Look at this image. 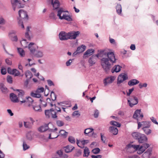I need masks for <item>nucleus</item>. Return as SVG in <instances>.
<instances>
[{
	"label": "nucleus",
	"mask_w": 158,
	"mask_h": 158,
	"mask_svg": "<svg viewBox=\"0 0 158 158\" xmlns=\"http://www.w3.org/2000/svg\"><path fill=\"white\" fill-rule=\"evenodd\" d=\"M99 57L102 58L100 59L101 65L106 72L110 69L112 64L116 63V59L114 53L106 50H103L97 54L94 55L89 58L88 62L90 66H92L95 64Z\"/></svg>",
	"instance_id": "f257e3e1"
},
{
	"label": "nucleus",
	"mask_w": 158,
	"mask_h": 158,
	"mask_svg": "<svg viewBox=\"0 0 158 158\" xmlns=\"http://www.w3.org/2000/svg\"><path fill=\"white\" fill-rule=\"evenodd\" d=\"M141 110L140 109L137 110L134 112L133 117L134 118L137 120L138 123V129H139L141 127L143 128L150 127L151 125L150 122L148 121L139 122L142 120L143 117V114L141 113Z\"/></svg>",
	"instance_id": "f03ea898"
},
{
	"label": "nucleus",
	"mask_w": 158,
	"mask_h": 158,
	"mask_svg": "<svg viewBox=\"0 0 158 158\" xmlns=\"http://www.w3.org/2000/svg\"><path fill=\"white\" fill-rule=\"evenodd\" d=\"M138 102L139 100L138 98L134 95L131 96L127 100V103L131 107L137 105Z\"/></svg>",
	"instance_id": "7ed1b4c3"
},
{
	"label": "nucleus",
	"mask_w": 158,
	"mask_h": 158,
	"mask_svg": "<svg viewBox=\"0 0 158 158\" xmlns=\"http://www.w3.org/2000/svg\"><path fill=\"white\" fill-rule=\"evenodd\" d=\"M128 79L127 75L125 73H122L120 74L118 77L117 84H120L122 83L124 81Z\"/></svg>",
	"instance_id": "20e7f679"
},
{
	"label": "nucleus",
	"mask_w": 158,
	"mask_h": 158,
	"mask_svg": "<svg viewBox=\"0 0 158 158\" xmlns=\"http://www.w3.org/2000/svg\"><path fill=\"white\" fill-rule=\"evenodd\" d=\"M21 104L25 103L28 107H30L31 106H32L33 103L35 102H34L33 100L31 97H27L24 98V100L21 101Z\"/></svg>",
	"instance_id": "39448f33"
},
{
	"label": "nucleus",
	"mask_w": 158,
	"mask_h": 158,
	"mask_svg": "<svg viewBox=\"0 0 158 158\" xmlns=\"http://www.w3.org/2000/svg\"><path fill=\"white\" fill-rule=\"evenodd\" d=\"M57 130V128H55L54 129H49V131L51 132V133L49 135L48 138L49 139H53L57 138L59 135H57V133L55 132V131Z\"/></svg>",
	"instance_id": "423d86ee"
},
{
	"label": "nucleus",
	"mask_w": 158,
	"mask_h": 158,
	"mask_svg": "<svg viewBox=\"0 0 158 158\" xmlns=\"http://www.w3.org/2000/svg\"><path fill=\"white\" fill-rule=\"evenodd\" d=\"M69 39H75L79 35L80 32L79 31H72L68 33Z\"/></svg>",
	"instance_id": "0eeeda50"
},
{
	"label": "nucleus",
	"mask_w": 158,
	"mask_h": 158,
	"mask_svg": "<svg viewBox=\"0 0 158 158\" xmlns=\"http://www.w3.org/2000/svg\"><path fill=\"white\" fill-rule=\"evenodd\" d=\"M59 38L61 40H65L69 39L68 33L61 31L59 35Z\"/></svg>",
	"instance_id": "6e6552de"
},
{
	"label": "nucleus",
	"mask_w": 158,
	"mask_h": 158,
	"mask_svg": "<svg viewBox=\"0 0 158 158\" xmlns=\"http://www.w3.org/2000/svg\"><path fill=\"white\" fill-rule=\"evenodd\" d=\"M86 47L83 45L81 46L78 47L76 51L73 54V56H74L78 53H81L83 52L85 49Z\"/></svg>",
	"instance_id": "1a4fd4ad"
},
{
	"label": "nucleus",
	"mask_w": 158,
	"mask_h": 158,
	"mask_svg": "<svg viewBox=\"0 0 158 158\" xmlns=\"http://www.w3.org/2000/svg\"><path fill=\"white\" fill-rule=\"evenodd\" d=\"M115 77L110 76L105 78L103 81V83L105 86H106L108 84L112 83L115 80Z\"/></svg>",
	"instance_id": "9d476101"
},
{
	"label": "nucleus",
	"mask_w": 158,
	"mask_h": 158,
	"mask_svg": "<svg viewBox=\"0 0 158 158\" xmlns=\"http://www.w3.org/2000/svg\"><path fill=\"white\" fill-rule=\"evenodd\" d=\"M19 15L21 18L28 19V16L27 12L24 10L22 9L19 10Z\"/></svg>",
	"instance_id": "9b49d317"
},
{
	"label": "nucleus",
	"mask_w": 158,
	"mask_h": 158,
	"mask_svg": "<svg viewBox=\"0 0 158 158\" xmlns=\"http://www.w3.org/2000/svg\"><path fill=\"white\" fill-rule=\"evenodd\" d=\"M152 149L149 148L142 155L143 158H149L152 155Z\"/></svg>",
	"instance_id": "f8f14e48"
},
{
	"label": "nucleus",
	"mask_w": 158,
	"mask_h": 158,
	"mask_svg": "<svg viewBox=\"0 0 158 158\" xmlns=\"http://www.w3.org/2000/svg\"><path fill=\"white\" fill-rule=\"evenodd\" d=\"M36 45L33 43H30L28 46V48L30 52L32 54L34 53L36 50Z\"/></svg>",
	"instance_id": "ddd939ff"
},
{
	"label": "nucleus",
	"mask_w": 158,
	"mask_h": 158,
	"mask_svg": "<svg viewBox=\"0 0 158 158\" xmlns=\"http://www.w3.org/2000/svg\"><path fill=\"white\" fill-rule=\"evenodd\" d=\"M51 4L53 7L54 10L58 9L60 6V3L58 0H51Z\"/></svg>",
	"instance_id": "4468645a"
},
{
	"label": "nucleus",
	"mask_w": 158,
	"mask_h": 158,
	"mask_svg": "<svg viewBox=\"0 0 158 158\" xmlns=\"http://www.w3.org/2000/svg\"><path fill=\"white\" fill-rule=\"evenodd\" d=\"M16 90L18 91V97L19 101L21 102V101L24 100V99L23 98L24 94V91L22 90L17 89Z\"/></svg>",
	"instance_id": "2eb2a0df"
},
{
	"label": "nucleus",
	"mask_w": 158,
	"mask_h": 158,
	"mask_svg": "<svg viewBox=\"0 0 158 158\" xmlns=\"http://www.w3.org/2000/svg\"><path fill=\"white\" fill-rule=\"evenodd\" d=\"M32 106L33 110L35 111L40 112L42 111L40 105L38 104L36 102L33 103Z\"/></svg>",
	"instance_id": "dca6fc26"
},
{
	"label": "nucleus",
	"mask_w": 158,
	"mask_h": 158,
	"mask_svg": "<svg viewBox=\"0 0 158 158\" xmlns=\"http://www.w3.org/2000/svg\"><path fill=\"white\" fill-rule=\"evenodd\" d=\"M10 97L11 101L14 102H18L19 101L17 96L13 93L10 94Z\"/></svg>",
	"instance_id": "f3484780"
},
{
	"label": "nucleus",
	"mask_w": 158,
	"mask_h": 158,
	"mask_svg": "<svg viewBox=\"0 0 158 158\" xmlns=\"http://www.w3.org/2000/svg\"><path fill=\"white\" fill-rule=\"evenodd\" d=\"M147 140L148 139L146 136L144 134H142L138 141L139 143H143L147 142Z\"/></svg>",
	"instance_id": "a211bd4d"
},
{
	"label": "nucleus",
	"mask_w": 158,
	"mask_h": 158,
	"mask_svg": "<svg viewBox=\"0 0 158 158\" xmlns=\"http://www.w3.org/2000/svg\"><path fill=\"white\" fill-rule=\"evenodd\" d=\"M66 11L63 10L62 8L59 9L57 11V16L59 17V19H60L61 17H64L65 15Z\"/></svg>",
	"instance_id": "6ab92c4d"
},
{
	"label": "nucleus",
	"mask_w": 158,
	"mask_h": 158,
	"mask_svg": "<svg viewBox=\"0 0 158 158\" xmlns=\"http://www.w3.org/2000/svg\"><path fill=\"white\" fill-rule=\"evenodd\" d=\"M109 131L113 135H116L118 132V130L117 128L113 126H110L109 127Z\"/></svg>",
	"instance_id": "aec40b11"
},
{
	"label": "nucleus",
	"mask_w": 158,
	"mask_h": 158,
	"mask_svg": "<svg viewBox=\"0 0 158 158\" xmlns=\"http://www.w3.org/2000/svg\"><path fill=\"white\" fill-rule=\"evenodd\" d=\"M85 141H88V140H83L80 141L77 139V144L78 146L81 148H84V145L85 144Z\"/></svg>",
	"instance_id": "412c9836"
},
{
	"label": "nucleus",
	"mask_w": 158,
	"mask_h": 158,
	"mask_svg": "<svg viewBox=\"0 0 158 158\" xmlns=\"http://www.w3.org/2000/svg\"><path fill=\"white\" fill-rule=\"evenodd\" d=\"M48 125V124H46L38 128L39 131L40 132H44L48 130L49 131V129Z\"/></svg>",
	"instance_id": "4be33fe9"
},
{
	"label": "nucleus",
	"mask_w": 158,
	"mask_h": 158,
	"mask_svg": "<svg viewBox=\"0 0 158 158\" xmlns=\"http://www.w3.org/2000/svg\"><path fill=\"white\" fill-rule=\"evenodd\" d=\"M139 81L136 79H132L129 81L128 82V85L132 86L138 84Z\"/></svg>",
	"instance_id": "5701e85b"
},
{
	"label": "nucleus",
	"mask_w": 158,
	"mask_h": 158,
	"mask_svg": "<svg viewBox=\"0 0 158 158\" xmlns=\"http://www.w3.org/2000/svg\"><path fill=\"white\" fill-rule=\"evenodd\" d=\"M121 70V67L118 65H115L112 69L111 71L112 73H118Z\"/></svg>",
	"instance_id": "b1692460"
},
{
	"label": "nucleus",
	"mask_w": 158,
	"mask_h": 158,
	"mask_svg": "<svg viewBox=\"0 0 158 158\" xmlns=\"http://www.w3.org/2000/svg\"><path fill=\"white\" fill-rule=\"evenodd\" d=\"M74 148V147L71 145H68L65 147V151L66 152H71Z\"/></svg>",
	"instance_id": "393cba45"
},
{
	"label": "nucleus",
	"mask_w": 158,
	"mask_h": 158,
	"mask_svg": "<svg viewBox=\"0 0 158 158\" xmlns=\"http://www.w3.org/2000/svg\"><path fill=\"white\" fill-rule=\"evenodd\" d=\"M94 51V50L92 49H89L87 50L84 53L83 57L86 58V55H92Z\"/></svg>",
	"instance_id": "a878e982"
},
{
	"label": "nucleus",
	"mask_w": 158,
	"mask_h": 158,
	"mask_svg": "<svg viewBox=\"0 0 158 158\" xmlns=\"http://www.w3.org/2000/svg\"><path fill=\"white\" fill-rule=\"evenodd\" d=\"M93 131L94 129L92 128H88L85 130L84 133L85 135H87L89 134L92 133V135H93L94 134Z\"/></svg>",
	"instance_id": "bb28decb"
},
{
	"label": "nucleus",
	"mask_w": 158,
	"mask_h": 158,
	"mask_svg": "<svg viewBox=\"0 0 158 158\" xmlns=\"http://www.w3.org/2000/svg\"><path fill=\"white\" fill-rule=\"evenodd\" d=\"M0 89L2 92L4 94H6L8 92L7 89L3 84H0Z\"/></svg>",
	"instance_id": "cd10ccee"
},
{
	"label": "nucleus",
	"mask_w": 158,
	"mask_h": 158,
	"mask_svg": "<svg viewBox=\"0 0 158 158\" xmlns=\"http://www.w3.org/2000/svg\"><path fill=\"white\" fill-rule=\"evenodd\" d=\"M142 134L138 132H133L132 135V137L135 139L138 140Z\"/></svg>",
	"instance_id": "c85d7f7f"
},
{
	"label": "nucleus",
	"mask_w": 158,
	"mask_h": 158,
	"mask_svg": "<svg viewBox=\"0 0 158 158\" xmlns=\"http://www.w3.org/2000/svg\"><path fill=\"white\" fill-rule=\"evenodd\" d=\"M15 32L13 31L12 32H10L9 34L10 36L11 40L13 41H17L18 40V38L16 36L14 35L13 34H14Z\"/></svg>",
	"instance_id": "c756f323"
},
{
	"label": "nucleus",
	"mask_w": 158,
	"mask_h": 158,
	"mask_svg": "<svg viewBox=\"0 0 158 158\" xmlns=\"http://www.w3.org/2000/svg\"><path fill=\"white\" fill-rule=\"evenodd\" d=\"M25 75L27 79H30L33 77V75L31 72L29 71H27L25 73Z\"/></svg>",
	"instance_id": "7c9ffc66"
},
{
	"label": "nucleus",
	"mask_w": 158,
	"mask_h": 158,
	"mask_svg": "<svg viewBox=\"0 0 158 158\" xmlns=\"http://www.w3.org/2000/svg\"><path fill=\"white\" fill-rule=\"evenodd\" d=\"M19 1L18 0H11V3L12 6L14 11L16 10V6L17 4Z\"/></svg>",
	"instance_id": "2f4dec72"
},
{
	"label": "nucleus",
	"mask_w": 158,
	"mask_h": 158,
	"mask_svg": "<svg viewBox=\"0 0 158 158\" xmlns=\"http://www.w3.org/2000/svg\"><path fill=\"white\" fill-rule=\"evenodd\" d=\"M60 18V19H65L68 21H71L72 20V19L71 16L69 15H66V14L64 17H61Z\"/></svg>",
	"instance_id": "473e14b6"
},
{
	"label": "nucleus",
	"mask_w": 158,
	"mask_h": 158,
	"mask_svg": "<svg viewBox=\"0 0 158 158\" xmlns=\"http://www.w3.org/2000/svg\"><path fill=\"white\" fill-rule=\"evenodd\" d=\"M24 125L26 128H31L32 127L33 124L29 122H24Z\"/></svg>",
	"instance_id": "72a5a7b5"
},
{
	"label": "nucleus",
	"mask_w": 158,
	"mask_h": 158,
	"mask_svg": "<svg viewBox=\"0 0 158 158\" xmlns=\"http://www.w3.org/2000/svg\"><path fill=\"white\" fill-rule=\"evenodd\" d=\"M31 95L34 98H40L41 97V94L40 93H37L36 91L35 93L33 92H31Z\"/></svg>",
	"instance_id": "f704fd0d"
},
{
	"label": "nucleus",
	"mask_w": 158,
	"mask_h": 158,
	"mask_svg": "<svg viewBox=\"0 0 158 158\" xmlns=\"http://www.w3.org/2000/svg\"><path fill=\"white\" fill-rule=\"evenodd\" d=\"M53 109H51L50 110H45V115L47 118H49L50 115L51 114Z\"/></svg>",
	"instance_id": "c9c22d12"
},
{
	"label": "nucleus",
	"mask_w": 158,
	"mask_h": 158,
	"mask_svg": "<svg viewBox=\"0 0 158 158\" xmlns=\"http://www.w3.org/2000/svg\"><path fill=\"white\" fill-rule=\"evenodd\" d=\"M110 125L118 127H120L121 126V124L120 123L114 121H110Z\"/></svg>",
	"instance_id": "e433bc0d"
},
{
	"label": "nucleus",
	"mask_w": 158,
	"mask_h": 158,
	"mask_svg": "<svg viewBox=\"0 0 158 158\" xmlns=\"http://www.w3.org/2000/svg\"><path fill=\"white\" fill-rule=\"evenodd\" d=\"M84 156L88 157L89 154V148L87 147H85L84 149Z\"/></svg>",
	"instance_id": "4c0bfd02"
},
{
	"label": "nucleus",
	"mask_w": 158,
	"mask_h": 158,
	"mask_svg": "<svg viewBox=\"0 0 158 158\" xmlns=\"http://www.w3.org/2000/svg\"><path fill=\"white\" fill-rule=\"evenodd\" d=\"M18 51L21 56L23 57L25 55V52L24 50L21 48H18Z\"/></svg>",
	"instance_id": "58836bf2"
},
{
	"label": "nucleus",
	"mask_w": 158,
	"mask_h": 158,
	"mask_svg": "<svg viewBox=\"0 0 158 158\" xmlns=\"http://www.w3.org/2000/svg\"><path fill=\"white\" fill-rule=\"evenodd\" d=\"M116 9L117 13L119 15L120 14L122 11L121 5L120 4H117L116 7Z\"/></svg>",
	"instance_id": "ea45409f"
},
{
	"label": "nucleus",
	"mask_w": 158,
	"mask_h": 158,
	"mask_svg": "<svg viewBox=\"0 0 158 158\" xmlns=\"http://www.w3.org/2000/svg\"><path fill=\"white\" fill-rule=\"evenodd\" d=\"M149 127H144L142 128V129L144 131V132L147 135H148L150 134L152 132L151 130L149 129Z\"/></svg>",
	"instance_id": "a19ab883"
},
{
	"label": "nucleus",
	"mask_w": 158,
	"mask_h": 158,
	"mask_svg": "<svg viewBox=\"0 0 158 158\" xmlns=\"http://www.w3.org/2000/svg\"><path fill=\"white\" fill-rule=\"evenodd\" d=\"M20 43L22 46L24 48H27V46L28 42H27V40L25 39L22 40Z\"/></svg>",
	"instance_id": "79ce46f5"
},
{
	"label": "nucleus",
	"mask_w": 158,
	"mask_h": 158,
	"mask_svg": "<svg viewBox=\"0 0 158 158\" xmlns=\"http://www.w3.org/2000/svg\"><path fill=\"white\" fill-rule=\"evenodd\" d=\"M44 56L43 52L41 51H38L35 54V56L37 58L42 57Z\"/></svg>",
	"instance_id": "37998d69"
},
{
	"label": "nucleus",
	"mask_w": 158,
	"mask_h": 158,
	"mask_svg": "<svg viewBox=\"0 0 158 158\" xmlns=\"http://www.w3.org/2000/svg\"><path fill=\"white\" fill-rule=\"evenodd\" d=\"M12 74L14 75L15 76H18L20 74V72L16 69H12Z\"/></svg>",
	"instance_id": "c03bdc74"
},
{
	"label": "nucleus",
	"mask_w": 158,
	"mask_h": 158,
	"mask_svg": "<svg viewBox=\"0 0 158 158\" xmlns=\"http://www.w3.org/2000/svg\"><path fill=\"white\" fill-rule=\"evenodd\" d=\"M60 134L62 136L66 137L68 135V133L64 130H60L59 132Z\"/></svg>",
	"instance_id": "a18cd8bd"
},
{
	"label": "nucleus",
	"mask_w": 158,
	"mask_h": 158,
	"mask_svg": "<svg viewBox=\"0 0 158 158\" xmlns=\"http://www.w3.org/2000/svg\"><path fill=\"white\" fill-rule=\"evenodd\" d=\"M50 96L52 100L53 101H54L56 100V96L53 92L52 91L51 92Z\"/></svg>",
	"instance_id": "49530a36"
},
{
	"label": "nucleus",
	"mask_w": 158,
	"mask_h": 158,
	"mask_svg": "<svg viewBox=\"0 0 158 158\" xmlns=\"http://www.w3.org/2000/svg\"><path fill=\"white\" fill-rule=\"evenodd\" d=\"M68 140L72 143H75L76 142L73 136H69L68 138Z\"/></svg>",
	"instance_id": "de8ad7c7"
},
{
	"label": "nucleus",
	"mask_w": 158,
	"mask_h": 158,
	"mask_svg": "<svg viewBox=\"0 0 158 158\" xmlns=\"http://www.w3.org/2000/svg\"><path fill=\"white\" fill-rule=\"evenodd\" d=\"M56 123L57 125L59 127H61L64 125V122L60 120H57L56 121Z\"/></svg>",
	"instance_id": "09e8293b"
},
{
	"label": "nucleus",
	"mask_w": 158,
	"mask_h": 158,
	"mask_svg": "<svg viewBox=\"0 0 158 158\" xmlns=\"http://www.w3.org/2000/svg\"><path fill=\"white\" fill-rule=\"evenodd\" d=\"M100 149L97 148L93 149L92 152L94 154H97L100 152Z\"/></svg>",
	"instance_id": "8fccbe9b"
},
{
	"label": "nucleus",
	"mask_w": 158,
	"mask_h": 158,
	"mask_svg": "<svg viewBox=\"0 0 158 158\" xmlns=\"http://www.w3.org/2000/svg\"><path fill=\"white\" fill-rule=\"evenodd\" d=\"M72 115L73 116H77L78 117L80 115V114L79 113L78 110H76L73 112Z\"/></svg>",
	"instance_id": "3c124183"
},
{
	"label": "nucleus",
	"mask_w": 158,
	"mask_h": 158,
	"mask_svg": "<svg viewBox=\"0 0 158 158\" xmlns=\"http://www.w3.org/2000/svg\"><path fill=\"white\" fill-rule=\"evenodd\" d=\"M150 146L149 144L148 143H144L140 147H142V148L143 149H144V151L145 149L147 148H148Z\"/></svg>",
	"instance_id": "603ef678"
},
{
	"label": "nucleus",
	"mask_w": 158,
	"mask_h": 158,
	"mask_svg": "<svg viewBox=\"0 0 158 158\" xmlns=\"http://www.w3.org/2000/svg\"><path fill=\"white\" fill-rule=\"evenodd\" d=\"M147 85V84L146 83H140L139 85V86L140 89H142L143 87H146Z\"/></svg>",
	"instance_id": "864d4df0"
},
{
	"label": "nucleus",
	"mask_w": 158,
	"mask_h": 158,
	"mask_svg": "<svg viewBox=\"0 0 158 158\" xmlns=\"http://www.w3.org/2000/svg\"><path fill=\"white\" fill-rule=\"evenodd\" d=\"M137 150V153L139 155L142 154L144 151V149H143L142 148V147H140Z\"/></svg>",
	"instance_id": "5fc2aeb1"
},
{
	"label": "nucleus",
	"mask_w": 158,
	"mask_h": 158,
	"mask_svg": "<svg viewBox=\"0 0 158 158\" xmlns=\"http://www.w3.org/2000/svg\"><path fill=\"white\" fill-rule=\"evenodd\" d=\"M7 81L9 83H12V77L9 75H8L7 77Z\"/></svg>",
	"instance_id": "6e6d98bb"
},
{
	"label": "nucleus",
	"mask_w": 158,
	"mask_h": 158,
	"mask_svg": "<svg viewBox=\"0 0 158 158\" xmlns=\"http://www.w3.org/2000/svg\"><path fill=\"white\" fill-rule=\"evenodd\" d=\"M29 148V147L27 145L26 143L24 142L23 143V148L24 150H26L28 149Z\"/></svg>",
	"instance_id": "4d7b16f0"
},
{
	"label": "nucleus",
	"mask_w": 158,
	"mask_h": 158,
	"mask_svg": "<svg viewBox=\"0 0 158 158\" xmlns=\"http://www.w3.org/2000/svg\"><path fill=\"white\" fill-rule=\"evenodd\" d=\"M27 138L29 140H31L32 139V136L30 133L28 132L26 135Z\"/></svg>",
	"instance_id": "13d9d810"
},
{
	"label": "nucleus",
	"mask_w": 158,
	"mask_h": 158,
	"mask_svg": "<svg viewBox=\"0 0 158 158\" xmlns=\"http://www.w3.org/2000/svg\"><path fill=\"white\" fill-rule=\"evenodd\" d=\"M51 114L52 115V117L53 118H56L57 116L56 115V113L54 111V110H53Z\"/></svg>",
	"instance_id": "bf43d9fd"
},
{
	"label": "nucleus",
	"mask_w": 158,
	"mask_h": 158,
	"mask_svg": "<svg viewBox=\"0 0 158 158\" xmlns=\"http://www.w3.org/2000/svg\"><path fill=\"white\" fill-rule=\"evenodd\" d=\"M154 124L158 125V123L157 122L156 119L154 117H152L150 118Z\"/></svg>",
	"instance_id": "052dcab7"
},
{
	"label": "nucleus",
	"mask_w": 158,
	"mask_h": 158,
	"mask_svg": "<svg viewBox=\"0 0 158 158\" xmlns=\"http://www.w3.org/2000/svg\"><path fill=\"white\" fill-rule=\"evenodd\" d=\"M82 152L80 150H78L76 151L75 154V156H80Z\"/></svg>",
	"instance_id": "680f3d73"
},
{
	"label": "nucleus",
	"mask_w": 158,
	"mask_h": 158,
	"mask_svg": "<svg viewBox=\"0 0 158 158\" xmlns=\"http://www.w3.org/2000/svg\"><path fill=\"white\" fill-rule=\"evenodd\" d=\"M44 88L43 87H40L37 89L36 91L37 93H40L43 92L44 91Z\"/></svg>",
	"instance_id": "e2e57ef3"
},
{
	"label": "nucleus",
	"mask_w": 158,
	"mask_h": 158,
	"mask_svg": "<svg viewBox=\"0 0 158 158\" xmlns=\"http://www.w3.org/2000/svg\"><path fill=\"white\" fill-rule=\"evenodd\" d=\"M5 20L2 17H0V24H5Z\"/></svg>",
	"instance_id": "0e129e2a"
},
{
	"label": "nucleus",
	"mask_w": 158,
	"mask_h": 158,
	"mask_svg": "<svg viewBox=\"0 0 158 158\" xmlns=\"http://www.w3.org/2000/svg\"><path fill=\"white\" fill-rule=\"evenodd\" d=\"M25 36L26 39L28 40H30L31 39V37L29 35V33L28 32H26L25 33Z\"/></svg>",
	"instance_id": "69168bd1"
},
{
	"label": "nucleus",
	"mask_w": 158,
	"mask_h": 158,
	"mask_svg": "<svg viewBox=\"0 0 158 158\" xmlns=\"http://www.w3.org/2000/svg\"><path fill=\"white\" fill-rule=\"evenodd\" d=\"M18 24L19 26H21L22 28H24V26L23 23V22L21 20H19L18 21Z\"/></svg>",
	"instance_id": "338daca9"
},
{
	"label": "nucleus",
	"mask_w": 158,
	"mask_h": 158,
	"mask_svg": "<svg viewBox=\"0 0 158 158\" xmlns=\"http://www.w3.org/2000/svg\"><path fill=\"white\" fill-rule=\"evenodd\" d=\"M127 158H140L138 155H133L129 156L127 157Z\"/></svg>",
	"instance_id": "774afa93"
}]
</instances>
